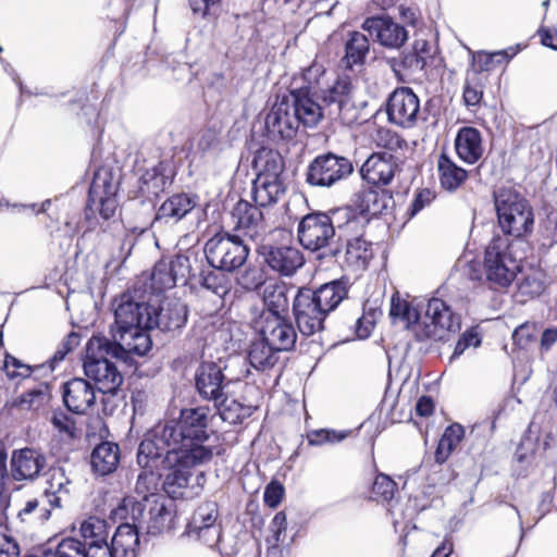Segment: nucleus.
<instances>
[{
  "instance_id": "nucleus-1",
  "label": "nucleus",
  "mask_w": 557,
  "mask_h": 557,
  "mask_svg": "<svg viewBox=\"0 0 557 557\" xmlns=\"http://www.w3.org/2000/svg\"><path fill=\"white\" fill-rule=\"evenodd\" d=\"M207 406L182 409L177 420L158 424L148 431L138 447L144 466H201L211 461L215 445L209 430Z\"/></svg>"
},
{
  "instance_id": "nucleus-2",
  "label": "nucleus",
  "mask_w": 557,
  "mask_h": 557,
  "mask_svg": "<svg viewBox=\"0 0 557 557\" xmlns=\"http://www.w3.org/2000/svg\"><path fill=\"white\" fill-rule=\"evenodd\" d=\"M361 222L354 219V210L349 207L330 212L315 211L301 218L297 226V237L306 250L322 251L320 259L338 261L342 256V245L337 244L339 237L349 232H358Z\"/></svg>"
},
{
  "instance_id": "nucleus-3",
  "label": "nucleus",
  "mask_w": 557,
  "mask_h": 557,
  "mask_svg": "<svg viewBox=\"0 0 557 557\" xmlns=\"http://www.w3.org/2000/svg\"><path fill=\"white\" fill-rule=\"evenodd\" d=\"M153 306L140 300L131 292L114 300V324L110 327L111 343L120 354L145 356L152 347L148 331L151 330Z\"/></svg>"
},
{
  "instance_id": "nucleus-4",
  "label": "nucleus",
  "mask_w": 557,
  "mask_h": 557,
  "mask_svg": "<svg viewBox=\"0 0 557 557\" xmlns=\"http://www.w3.org/2000/svg\"><path fill=\"white\" fill-rule=\"evenodd\" d=\"M322 121L318 101L299 94L278 97L265 116L268 137L287 141L296 137L300 126L314 127Z\"/></svg>"
},
{
  "instance_id": "nucleus-5",
  "label": "nucleus",
  "mask_w": 557,
  "mask_h": 557,
  "mask_svg": "<svg viewBox=\"0 0 557 557\" xmlns=\"http://www.w3.org/2000/svg\"><path fill=\"white\" fill-rule=\"evenodd\" d=\"M389 315L393 319H399L406 322L407 326L417 324L416 335L418 339L441 341L445 338L446 333H456L460 331V317L455 314L450 308L438 298H432L428 301L425 314L420 322V313L406 300L394 295L391 299Z\"/></svg>"
},
{
  "instance_id": "nucleus-6",
  "label": "nucleus",
  "mask_w": 557,
  "mask_h": 557,
  "mask_svg": "<svg viewBox=\"0 0 557 557\" xmlns=\"http://www.w3.org/2000/svg\"><path fill=\"white\" fill-rule=\"evenodd\" d=\"M115 347L117 345L104 335H94L86 345L84 372L102 394H114L123 383V375L109 357L131 363L136 356L131 352L120 354Z\"/></svg>"
},
{
  "instance_id": "nucleus-7",
  "label": "nucleus",
  "mask_w": 557,
  "mask_h": 557,
  "mask_svg": "<svg viewBox=\"0 0 557 557\" xmlns=\"http://www.w3.org/2000/svg\"><path fill=\"white\" fill-rule=\"evenodd\" d=\"M524 240L497 236L485 250L484 273L492 287H507L520 271V262L525 258Z\"/></svg>"
},
{
  "instance_id": "nucleus-8",
  "label": "nucleus",
  "mask_w": 557,
  "mask_h": 557,
  "mask_svg": "<svg viewBox=\"0 0 557 557\" xmlns=\"http://www.w3.org/2000/svg\"><path fill=\"white\" fill-rule=\"evenodd\" d=\"M115 516L133 521L143 533L160 535L172 528L174 504L166 497H154L150 503H143L128 496L116 508Z\"/></svg>"
},
{
  "instance_id": "nucleus-9",
  "label": "nucleus",
  "mask_w": 557,
  "mask_h": 557,
  "mask_svg": "<svg viewBox=\"0 0 557 557\" xmlns=\"http://www.w3.org/2000/svg\"><path fill=\"white\" fill-rule=\"evenodd\" d=\"M498 224L512 239L522 237L533 228L534 216L528 201L510 188H499L494 194Z\"/></svg>"
},
{
  "instance_id": "nucleus-10",
  "label": "nucleus",
  "mask_w": 557,
  "mask_h": 557,
  "mask_svg": "<svg viewBox=\"0 0 557 557\" xmlns=\"http://www.w3.org/2000/svg\"><path fill=\"white\" fill-rule=\"evenodd\" d=\"M249 247L239 235L220 232L210 237L203 247L206 260L210 267L226 272L240 269L249 256Z\"/></svg>"
},
{
  "instance_id": "nucleus-11",
  "label": "nucleus",
  "mask_w": 557,
  "mask_h": 557,
  "mask_svg": "<svg viewBox=\"0 0 557 557\" xmlns=\"http://www.w3.org/2000/svg\"><path fill=\"white\" fill-rule=\"evenodd\" d=\"M354 173L350 159L333 152L317 156L308 165L306 182L314 187L330 188Z\"/></svg>"
},
{
  "instance_id": "nucleus-12",
  "label": "nucleus",
  "mask_w": 557,
  "mask_h": 557,
  "mask_svg": "<svg viewBox=\"0 0 557 557\" xmlns=\"http://www.w3.org/2000/svg\"><path fill=\"white\" fill-rule=\"evenodd\" d=\"M186 534L209 548L216 547L222 536V523L215 502H205L197 507L187 524Z\"/></svg>"
},
{
  "instance_id": "nucleus-13",
  "label": "nucleus",
  "mask_w": 557,
  "mask_h": 557,
  "mask_svg": "<svg viewBox=\"0 0 557 557\" xmlns=\"http://www.w3.org/2000/svg\"><path fill=\"white\" fill-rule=\"evenodd\" d=\"M293 314L301 335L309 337L324 330L329 314L315 300L312 289L299 288L293 300Z\"/></svg>"
},
{
  "instance_id": "nucleus-14",
  "label": "nucleus",
  "mask_w": 557,
  "mask_h": 557,
  "mask_svg": "<svg viewBox=\"0 0 557 557\" xmlns=\"http://www.w3.org/2000/svg\"><path fill=\"white\" fill-rule=\"evenodd\" d=\"M352 84L348 76H338L337 79L326 89H322L317 99H321L319 109L322 113V120L346 121V114L355 109L352 100Z\"/></svg>"
},
{
  "instance_id": "nucleus-15",
  "label": "nucleus",
  "mask_w": 557,
  "mask_h": 557,
  "mask_svg": "<svg viewBox=\"0 0 557 557\" xmlns=\"http://www.w3.org/2000/svg\"><path fill=\"white\" fill-rule=\"evenodd\" d=\"M226 364L219 361H202L195 372L196 391L202 399L218 403L224 396L230 380L224 374Z\"/></svg>"
},
{
  "instance_id": "nucleus-16",
  "label": "nucleus",
  "mask_w": 557,
  "mask_h": 557,
  "mask_svg": "<svg viewBox=\"0 0 557 557\" xmlns=\"http://www.w3.org/2000/svg\"><path fill=\"white\" fill-rule=\"evenodd\" d=\"M191 270L190 260L185 255H176L171 260L158 261L150 275V288L154 294L173 288L177 282L187 281Z\"/></svg>"
},
{
  "instance_id": "nucleus-17",
  "label": "nucleus",
  "mask_w": 557,
  "mask_h": 557,
  "mask_svg": "<svg viewBox=\"0 0 557 557\" xmlns=\"http://www.w3.org/2000/svg\"><path fill=\"white\" fill-rule=\"evenodd\" d=\"M260 335L278 351H289L295 347L297 332L287 317L259 315L255 321Z\"/></svg>"
},
{
  "instance_id": "nucleus-18",
  "label": "nucleus",
  "mask_w": 557,
  "mask_h": 557,
  "mask_svg": "<svg viewBox=\"0 0 557 557\" xmlns=\"http://www.w3.org/2000/svg\"><path fill=\"white\" fill-rule=\"evenodd\" d=\"M386 112L391 123L411 128L419 119V98L409 87L396 88L388 98Z\"/></svg>"
},
{
  "instance_id": "nucleus-19",
  "label": "nucleus",
  "mask_w": 557,
  "mask_h": 557,
  "mask_svg": "<svg viewBox=\"0 0 557 557\" xmlns=\"http://www.w3.org/2000/svg\"><path fill=\"white\" fill-rule=\"evenodd\" d=\"M354 219L361 222L360 230L358 232H349L339 237L337 244L345 245V252L342 251L337 263H346L348 267L356 270L364 269L368 261L372 257L371 243L363 238L364 227L367 219L364 216H358L354 211Z\"/></svg>"
},
{
  "instance_id": "nucleus-20",
  "label": "nucleus",
  "mask_w": 557,
  "mask_h": 557,
  "mask_svg": "<svg viewBox=\"0 0 557 557\" xmlns=\"http://www.w3.org/2000/svg\"><path fill=\"white\" fill-rule=\"evenodd\" d=\"M234 230L253 242H258L267 234V223L262 207L252 205L247 200H239L232 210Z\"/></svg>"
},
{
  "instance_id": "nucleus-21",
  "label": "nucleus",
  "mask_w": 557,
  "mask_h": 557,
  "mask_svg": "<svg viewBox=\"0 0 557 557\" xmlns=\"http://www.w3.org/2000/svg\"><path fill=\"white\" fill-rule=\"evenodd\" d=\"M361 28L375 38L382 46L400 47L408 38L404 26L395 23L388 16H372L364 20Z\"/></svg>"
},
{
  "instance_id": "nucleus-22",
  "label": "nucleus",
  "mask_w": 557,
  "mask_h": 557,
  "mask_svg": "<svg viewBox=\"0 0 557 557\" xmlns=\"http://www.w3.org/2000/svg\"><path fill=\"white\" fill-rule=\"evenodd\" d=\"M197 199V196L186 193L172 195L159 207L152 226L178 223L196 207Z\"/></svg>"
},
{
  "instance_id": "nucleus-23",
  "label": "nucleus",
  "mask_w": 557,
  "mask_h": 557,
  "mask_svg": "<svg viewBox=\"0 0 557 557\" xmlns=\"http://www.w3.org/2000/svg\"><path fill=\"white\" fill-rule=\"evenodd\" d=\"M46 466V456L34 448L14 450L11 458V473L16 481L35 480Z\"/></svg>"
},
{
  "instance_id": "nucleus-24",
  "label": "nucleus",
  "mask_w": 557,
  "mask_h": 557,
  "mask_svg": "<svg viewBox=\"0 0 557 557\" xmlns=\"http://www.w3.org/2000/svg\"><path fill=\"white\" fill-rule=\"evenodd\" d=\"M262 249L265 263L284 276L293 275L304 264V256L295 247L263 246Z\"/></svg>"
},
{
  "instance_id": "nucleus-25",
  "label": "nucleus",
  "mask_w": 557,
  "mask_h": 557,
  "mask_svg": "<svg viewBox=\"0 0 557 557\" xmlns=\"http://www.w3.org/2000/svg\"><path fill=\"white\" fill-rule=\"evenodd\" d=\"M396 163L392 153H372L362 164L360 173L372 185H388L395 175Z\"/></svg>"
},
{
  "instance_id": "nucleus-26",
  "label": "nucleus",
  "mask_w": 557,
  "mask_h": 557,
  "mask_svg": "<svg viewBox=\"0 0 557 557\" xmlns=\"http://www.w3.org/2000/svg\"><path fill=\"white\" fill-rule=\"evenodd\" d=\"M63 401L70 411L86 413L96 401L95 387L84 379H72L63 385Z\"/></svg>"
},
{
  "instance_id": "nucleus-27",
  "label": "nucleus",
  "mask_w": 557,
  "mask_h": 557,
  "mask_svg": "<svg viewBox=\"0 0 557 557\" xmlns=\"http://www.w3.org/2000/svg\"><path fill=\"white\" fill-rule=\"evenodd\" d=\"M187 317V306L180 300H171L161 306L159 310L153 307L151 329L158 327L162 332H175L186 324Z\"/></svg>"
},
{
  "instance_id": "nucleus-28",
  "label": "nucleus",
  "mask_w": 557,
  "mask_h": 557,
  "mask_svg": "<svg viewBox=\"0 0 557 557\" xmlns=\"http://www.w3.org/2000/svg\"><path fill=\"white\" fill-rule=\"evenodd\" d=\"M392 197L385 190L366 188L355 194L350 207L358 216H364L367 223L371 216H376L388 207Z\"/></svg>"
},
{
  "instance_id": "nucleus-29",
  "label": "nucleus",
  "mask_w": 557,
  "mask_h": 557,
  "mask_svg": "<svg viewBox=\"0 0 557 557\" xmlns=\"http://www.w3.org/2000/svg\"><path fill=\"white\" fill-rule=\"evenodd\" d=\"M143 532L131 520H125L115 530V533L109 545L113 557H136V550L139 545V534Z\"/></svg>"
},
{
  "instance_id": "nucleus-30",
  "label": "nucleus",
  "mask_w": 557,
  "mask_h": 557,
  "mask_svg": "<svg viewBox=\"0 0 557 557\" xmlns=\"http://www.w3.org/2000/svg\"><path fill=\"white\" fill-rule=\"evenodd\" d=\"M458 157L468 164L476 163L483 154L482 136L474 127H461L455 138Z\"/></svg>"
},
{
  "instance_id": "nucleus-31",
  "label": "nucleus",
  "mask_w": 557,
  "mask_h": 557,
  "mask_svg": "<svg viewBox=\"0 0 557 557\" xmlns=\"http://www.w3.org/2000/svg\"><path fill=\"white\" fill-rule=\"evenodd\" d=\"M349 288V281L342 277L322 284L317 289H312V294L319 305L325 309L326 314H330L348 298Z\"/></svg>"
},
{
  "instance_id": "nucleus-32",
  "label": "nucleus",
  "mask_w": 557,
  "mask_h": 557,
  "mask_svg": "<svg viewBox=\"0 0 557 557\" xmlns=\"http://www.w3.org/2000/svg\"><path fill=\"white\" fill-rule=\"evenodd\" d=\"M137 463L144 469V471L138 474L134 488L136 495L141 498L139 502L150 503V499H153L154 497H165L164 495L157 493L162 475L161 471L164 469H171L175 465H162L158 467L144 466L139 462L138 458Z\"/></svg>"
},
{
  "instance_id": "nucleus-33",
  "label": "nucleus",
  "mask_w": 557,
  "mask_h": 557,
  "mask_svg": "<svg viewBox=\"0 0 557 557\" xmlns=\"http://www.w3.org/2000/svg\"><path fill=\"white\" fill-rule=\"evenodd\" d=\"M70 478L62 467H52L47 472L45 499L51 508H61L70 493Z\"/></svg>"
},
{
  "instance_id": "nucleus-34",
  "label": "nucleus",
  "mask_w": 557,
  "mask_h": 557,
  "mask_svg": "<svg viewBox=\"0 0 557 557\" xmlns=\"http://www.w3.org/2000/svg\"><path fill=\"white\" fill-rule=\"evenodd\" d=\"M289 288L284 283H269L263 290L264 310L260 315L287 317L289 311Z\"/></svg>"
},
{
  "instance_id": "nucleus-35",
  "label": "nucleus",
  "mask_w": 557,
  "mask_h": 557,
  "mask_svg": "<svg viewBox=\"0 0 557 557\" xmlns=\"http://www.w3.org/2000/svg\"><path fill=\"white\" fill-rule=\"evenodd\" d=\"M120 462V447L112 442H102L97 445L90 456L92 470L107 475L116 470Z\"/></svg>"
},
{
  "instance_id": "nucleus-36",
  "label": "nucleus",
  "mask_w": 557,
  "mask_h": 557,
  "mask_svg": "<svg viewBox=\"0 0 557 557\" xmlns=\"http://www.w3.org/2000/svg\"><path fill=\"white\" fill-rule=\"evenodd\" d=\"M228 273L230 272L209 265L208 269H202L199 272L197 283L203 289L212 293L220 299H224L232 289V281Z\"/></svg>"
},
{
  "instance_id": "nucleus-37",
  "label": "nucleus",
  "mask_w": 557,
  "mask_h": 557,
  "mask_svg": "<svg viewBox=\"0 0 557 557\" xmlns=\"http://www.w3.org/2000/svg\"><path fill=\"white\" fill-rule=\"evenodd\" d=\"M284 190L282 180L257 176L252 182L251 198L256 205L265 208L276 203Z\"/></svg>"
},
{
  "instance_id": "nucleus-38",
  "label": "nucleus",
  "mask_w": 557,
  "mask_h": 557,
  "mask_svg": "<svg viewBox=\"0 0 557 557\" xmlns=\"http://www.w3.org/2000/svg\"><path fill=\"white\" fill-rule=\"evenodd\" d=\"M253 168L258 172L257 176H263L269 180H281L284 171V160L278 151L262 148L257 151L253 158Z\"/></svg>"
},
{
  "instance_id": "nucleus-39",
  "label": "nucleus",
  "mask_w": 557,
  "mask_h": 557,
  "mask_svg": "<svg viewBox=\"0 0 557 557\" xmlns=\"http://www.w3.org/2000/svg\"><path fill=\"white\" fill-rule=\"evenodd\" d=\"M190 467L176 463L169 469L170 472L165 475L162 487L170 498L177 499L186 496L191 480Z\"/></svg>"
},
{
  "instance_id": "nucleus-40",
  "label": "nucleus",
  "mask_w": 557,
  "mask_h": 557,
  "mask_svg": "<svg viewBox=\"0 0 557 557\" xmlns=\"http://www.w3.org/2000/svg\"><path fill=\"white\" fill-rule=\"evenodd\" d=\"M441 186L447 191L457 190L468 178V172L442 153L437 160Z\"/></svg>"
},
{
  "instance_id": "nucleus-41",
  "label": "nucleus",
  "mask_w": 557,
  "mask_h": 557,
  "mask_svg": "<svg viewBox=\"0 0 557 557\" xmlns=\"http://www.w3.org/2000/svg\"><path fill=\"white\" fill-rule=\"evenodd\" d=\"M278 350L262 336L252 342L248 349V360L251 367L259 371H267L278 360Z\"/></svg>"
},
{
  "instance_id": "nucleus-42",
  "label": "nucleus",
  "mask_w": 557,
  "mask_h": 557,
  "mask_svg": "<svg viewBox=\"0 0 557 557\" xmlns=\"http://www.w3.org/2000/svg\"><path fill=\"white\" fill-rule=\"evenodd\" d=\"M325 77V71L320 64H312L305 69L301 73L302 84L288 91V94H299L306 96L311 101H317L320 91L323 89L322 84Z\"/></svg>"
},
{
  "instance_id": "nucleus-43",
  "label": "nucleus",
  "mask_w": 557,
  "mask_h": 557,
  "mask_svg": "<svg viewBox=\"0 0 557 557\" xmlns=\"http://www.w3.org/2000/svg\"><path fill=\"white\" fill-rule=\"evenodd\" d=\"M172 171L168 161L161 160L145 169L140 176L143 185L147 186L149 193L158 195L171 183Z\"/></svg>"
},
{
  "instance_id": "nucleus-44",
  "label": "nucleus",
  "mask_w": 557,
  "mask_h": 557,
  "mask_svg": "<svg viewBox=\"0 0 557 557\" xmlns=\"http://www.w3.org/2000/svg\"><path fill=\"white\" fill-rule=\"evenodd\" d=\"M545 288L544 274L540 271H532L518 278L515 297L518 302L524 304L530 299L541 296Z\"/></svg>"
},
{
  "instance_id": "nucleus-45",
  "label": "nucleus",
  "mask_w": 557,
  "mask_h": 557,
  "mask_svg": "<svg viewBox=\"0 0 557 557\" xmlns=\"http://www.w3.org/2000/svg\"><path fill=\"white\" fill-rule=\"evenodd\" d=\"M465 435L462 425L458 423L450 424L444 431L442 437L438 441L435 450V460L438 463H444L457 445L461 442Z\"/></svg>"
},
{
  "instance_id": "nucleus-46",
  "label": "nucleus",
  "mask_w": 557,
  "mask_h": 557,
  "mask_svg": "<svg viewBox=\"0 0 557 557\" xmlns=\"http://www.w3.org/2000/svg\"><path fill=\"white\" fill-rule=\"evenodd\" d=\"M345 62L347 67L363 63L369 52V40L366 35L354 32L345 45Z\"/></svg>"
},
{
  "instance_id": "nucleus-47",
  "label": "nucleus",
  "mask_w": 557,
  "mask_h": 557,
  "mask_svg": "<svg viewBox=\"0 0 557 557\" xmlns=\"http://www.w3.org/2000/svg\"><path fill=\"white\" fill-rule=\"evenodd\" d=\"M48 503L45 497L42 500L37 498L29 499L25 503L24 507L18 511L17 517L22 522L32 524L44 523L50 518L51 507H47Z\"/></svg>"
},
{
  "instance_id": "nucleus-48",
  "label": "nucleus",
  "mask_w": 557,
  "mask_h": 557,
  "mask_svg": "<svg viewBox=\"0 0 557 557\" xmlns=\"http://www.w3.org/2000/svg\"><path fill=\"white\" fill-rule=\"evenodd\" d=\"M214 406L221 419L230 424L242 423L249 414L247 408L225 394L218 403H214Z\"/></svg>"
},
{
  "instance_id": "nucleus-49",
  "label": "nucleus",
  "mask_w": 557,
  "mask_h": 557,
  "mask_svg": "<svg viewBox=\"0 0 557 557\" xmlns=\"http://www.w3.org/2000/svg\"><path fill=\"white\" fill-rule=\"evenodd\" d=\"M519 51V47H509L493 53L480 52L474 55L473 61L479 71H491L502 63H507Z\"/></svg>"
},
{
  "instance_id": "nucleus-50",
  "label": "nucleus",
  "mask_w": 557,
  "mask_h": 557,
  "mask_svg": "<svg viewBox=\"0 0 557 557\" xmlns=\"http://www.w3.org/2000/svg\"><path fill=\"white\" fill-rule=\"evenodd\" d=\"M81 533L84 537V544L109 545L107 541L106 522L98 518H89L81 525Z\"/></svg>"
},
{
  "instance_id": "nucleus-51",
  "label": "nucleus",
  "mask_w": 557,
  "mask_h": 557,
  "mask_svg": "<svg viewBox=\"0 0 557 557\" xmlns=\"http://www.w3.org/2000/svg\"><path fill=\"white\" fill-rule=\"evenodd\" d=\"M85 544L75 537H64L45 552V557H84Z\"/></svg>"
},
{
  "instance_id": "nucleus-52",
  "label": "nucleus",
  "mask_w": 557,
  "mask_h": 557,
  "mask_svg": "<svg viewBox=\"0 0 557 557\" xmlns=\"http://www.w3.org/2000/svg\"><path fill=\"white\" fill-rule=\"evenodd\" d=\"M116 190L117 186L116 183L113 182L111 172L108 170H101L95 174L90 185L89 195H96L98 197H114Z\"/></svg>"
},
{
  "instance_id": "nucleus-53",
  "label": "nucleus",
  "mask_w": 557,
  "mask_h": 557,
  "mask_svg": "<svg viewBox=\"0 0 557 557\" xmlns=\"http://www.w3.org/2000/svg\"><path fill=\"white\" fill-rule=\"evenodd\" d=\"M347 432H337L335 430L320 429L308 432L307 440L311 446H321L323 444H336L347 437Z\"/></svg>"
},
{
  "instance_id": "nucleus-54",
  "label": "nucleus",
  "mask_w": 557,
  "mask_h": 557,
  "mask_svg": "<svg viewBox=\"0 0 557 557\" xmlns=\"http://www.w3.org/2000/svg\"><path fill=\"white\" fill-rule=\"evenodd\" d=\"M539 331V325L535 322H525L515 330L512 339L520 348L527 349L536 342Z\"/></svg>"
},
{
  "instance_id": "nucleus-55",
  "label": "nucleus",
  "mask_w": 557,
  "mask_h": 557,
  "mask_svg": "<svg viewBox=\"0 0 557 557\" xmlns=\"http://www.w3.org/2000/svg\"><path fill=\"white\" fill-rule=\"evenodd\" d=\"M270 529L272 536L268 537L265 542L269 544V550L276 549L281 543L284 542L283 534L287 529V518L284 511L275 513L271 521Z\"/></svg>"
},
{
  "instance_id": "nucleus-56",
  "label": "nucleus",
  "mask_w": 557,
  "mask_h": 557,
  "mask_svg": "<svg viewBox=\"0 0 557 557\" xmlns=\"http://www.w3.org/2000/svg\"><path fill=\"white\" fill-rule=\"evenodd\" d=\"M396 483L389 476L385 474H379L374 480L372 494L375 499L387 502L393 498Z\"/></svg>"
},
{
  "instance_id": "nucleus-57",
  "label": "nucleus",
  "mask_w": 557,
  "mask_h": 557,
  "mask_svg": "<svg viewBox=\"0 0 557 557\" xmlns=\"http://www.w3.org/2000/svg\"><path fill=\"white\" fill-rule=\"evenodd\" d=\"M476 73L468 75L463 88V100L468 107L476 106L480 103L483 91L480 84L476 82Z\"/></svg>"
},
{
  "instance_id": "nucleus-58",
  "label": "nucleus",
  "mask_w": 557,
  "mask_h": 557,
  "mask_svg": "<svg viewBox=\"0 0 557 557\" xmlns=\"http://www.w3.org/2000/svg\"><path fill=\"white\" fill-rule=\"evenodd\" d=\"M47 386L32 388L20 396V405L27 409H36L47 399Z\"/></svg>"
},
{
  "instance_id": "nucleus-59",
  "label": "nucleus",
  "mask_w": 557,
  "mask_h": 557,
  "mask_svg": "<svg viewBox=\"0 0 557 557\" xmlns=\"http://www.w3.org/2000/svg\"><path fill=\"white\" fill-rule=\"evenodd\" d=\"M237 284L246 290H255L263 284V276L258 269L248 268L236 278Z\"/></svg>"
},
{
  "instance_id": "nucleus-60",
  "label": "nucleus",
  "mask_w": 557,
  "mask_h": 557,
  "mask_svg": "<svg viewBox=\"0 0 557 557\" xmlns=\"http://www.w3.org/2000/svg\"><path fill=\"white\" fill-rule=\"evenodd\" d=\"M4 369L7 374L11 377H28L32 373V368L29 366L22 363L18 359L9 354L5 355Z\"/></svg>"
},
{
  "instance_id": "nucleus-61",
  "label": "nucleus",
  "mask_w": 557,
  "mask_h": 557,
  "mask_svg": "<svg viewBox=\"0 0 557 557\" xmlns=\"http://www.w3.org/2000/svg\"><path fill=\"white\" fill-rule=\"evenodd\" d=\"M284 496V486L277 482H270L263 494V500L270 508H275L282 502Z\"/></svg>"
},
{
  "instance_id": "nucleus-62",
  "label": "nucleus",
  "mask_w": 557,
  "mask_h": 557,
  "mask_svg": "<svg viewBox=\"0 0 557 557\" xmlns=\"http://www.w3.org/2000/svg\"><path fill=\"white\" fill-rule=\"evenodd\" d=\"M51 422L60 433H64L69 437L75 436V421L64 412H54Z\"/></svg>"
},
{
  "instance_id": "nucleus-63",
  "label": "nucleus",
  "mask_w": 557,
  "mask_h": 557,
  "mask_svg": "<svg viewBox=\"0 0 557 557\" xmlns=\"http://www.w3.org/2000/svg\"><path fill=\"white\" fill-rule=\"evenodd\" d=\"M379 145L385 147L389 151H394L406 146V141L388 129H380L379 133Z\"/></svg>"
},
{
  "instance_id": "nucleus-64",
  "label": "nucleus",
  "mask_w": 557,
  "mask_h": 557,
  "mask_svg": "<svg viewBox=\"0 0 557 557\" xmlns=\"http://www.w3.org/2000/svg\"><path fill=\"white\" fill-rule=\"evenodd\" d=\"M20 545L16 540L0 531V557H18Z\"/></svg>"
}]
</instances>
